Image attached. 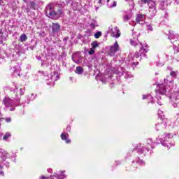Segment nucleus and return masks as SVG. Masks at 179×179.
<instances>
[{
	"label": "nucleus",
	"instance_id": "a19ab883",
	"mask_svg": "<svg viewBox=\"0 0 179 179\" xmlns=\"http://www.w3.org/2000/svg\"><path fill=\"white\" fill-rule=\"evenodd\" d=\"M66 130L68 131V132L71 131V127L68 126L66 128Z\"/></svg>",
	"mask_w": 179,
	"mask_h": 179
},
{
	"label": "nucleus",
	"instance_id": "dca6fc26",
	"mask_svg": "<svg viewBox=\"0 0 179 179\" xmlns=\"http://www.w3.org/2000/svg\"><path fill=\"white\" fill-rule=\"evenodd\" d=\"M178 34H174V31H169V40H176V41H177V40H178Z\"/></svg>",
	"mask_w": 179,
	"mask_h": 179
},
{
	"label": "nucleus",
	"instance_id": "423d86ee",
	"mask_svg": "<svg viewBox=\"0 0 179 179\" xmlns=\"http://www.w3.org/2000/svg\"><path fill=\"white\" fill-rule=\"evenodd\" d=\"M149 51V46L146 43L144 45L141 44V48L138 52H136L134 55V59L135 58H139V57H146V53Z\"/></svg>",
	"mask_w": 179,
	"mask_h": 179
},
{
	"label": "nucleus",
	"instance_id": "7ed1b4c3",
	"mask_svg": "<svg viewBox=\"0 0 179 179\" xmlns=\"http://www.w3.org/2000/svg\"><path fill=\"white\" fill-rule=\"evenodd\" d=\"M157 141H160L162 146H165L168 148V149H170V148L173 146V143L171 142V134H160L157 138Z\"/></svg>",
	"mask_w": 179,
	"mask_h": 179
},
{
	"label": "nucleus",
	"instance_id": "c9c22d12",
	"mask_svg": "<svg viewBox=\"0 0 179 179\" xmlns=\"http://www.w3.org/2000/svg\"><path fill=\"white\" fill-rule=\"evenodd\" d=\"M147 29H148V30H149L150 31H153V28L151 27V25H148V26H147Z\"/></svg>",
	"mask_w": 179,
	"mask_h": 179
},
{
	"label": "nucleus",
	"instance_id": "f8f14e48",
	"mask_svg": "<svg viewBox=\"0 0 179 179\" xmlns=\"http://www.w3.org/2000/svg\"><path fill=\"white\" fill-rule=\"evenodd\" d=\"M152 148V145H150L147 148H144L142 144H140L139 145L137 146L136 150L137 152H141V153H145V152H149L150 150V148Z\"/></svg>",
	"mask_w": 179,
	"mask_h": 179
},
{
	"label": "nucleus",
	"instance_id": "864d4df0",
	"mask_svg": "<svg viewBox=\"0 0 179 179\" xmlns=\"http://www.w3.org/2000/svg\"><path fill=\"white\" fill-rule=\"evenodd\" d=\"M125 1H126V2H128L129 0H125Z\"/></svg>",
	"mask_w": 179,
	"mask_h": 179
},
{
	"label": "nucleus",
	"instance_id": "c85d7f7f",
	"mask_svg": "<svg viewBox=\"0 0 179 179\" xmlns=\"http://www.w3.org/2000/svg\"><path fill=\"white\" fill-rule=\"evenodd\" d=\"M75 57H76V55L72 56V59H73V62H75L76 64H79L80 62V60H79V59L76 60V58Z\"/></svg>",
	"mask_w": 179,
	"mask_h": 179
},
{
	"label": "nucleus",
	"instance_id": "5fc2aeb1",
	"mask_svg": "<svg viewBox=\"0 0 179 179\" xmlns=\"http://www.w3.org/2000/svg\"><path fill=\"white\" fill-rule=\"evenodd\" d=\"M164 82H165V83H166V80H164Z\"/></svg>",
	"mask_w": 179,
	"mask_h": 179
},
{
	"label": "nucleus",
	"instance_id": "b1692460",
	"mask_svg": "<svg viewBox=\"0 0 179 179\" xmlns=\"http://www.w3.org/2000/svg\"><path fill=\"white\" fill-rule=\"evenodd\" d=\"M26 40H27V36H26V34H22L20 36V41H21V43H24V41H26Z\"/></svg>",
	"mask_w": 179,
	"mask_h": 179
},
{
	"label": "nucleus",
	"instance_id": "f03ea898",
	"mask_svg": "<svg viewBox=\"0 0 179 179\" xmlns=\"http://www.w3.org/2000/svg\"><path fill=\"white\" fill-rule=\"evenodd\" d=\"M20 102V98L15 99V101L9 96H5L3 99V104L6 110L15 111V106H17V103Z\"/></svg>",
	"mask_w": 179,
	"mask_h": 179
},
{
	"label": "nucleus",
	"instance_id": "bb28decb",
	"mask_svg": "<svg viewBox=\"0 0 179 179\" xmlns=\"http://www.w3.org/2000/svg\"><path fill=\"white\" fill-rule=\"evenodd\" d=\"M123 20L124 22H128V20H131V16L128 15L123 16Z\"/></svg>",
	"mask_w": 179,
	"mask_h": 179
},
{
	"label": "nucleus",
	"instance_id": "5701e85b",
	"mask_svg": "<svg viewBox=\"0 0 179 179\" xmlns=\"http://www.w3.org/2000/svg\"><path fill=\"white\" fill-rule=\"evenodd\" d=\"M76 73H78V75H82V73H83V68L77 66L76 69Z\"/></svg>",
	"mask_w": 179,
	"mask_h": 179
},
{
	"label": "nucleus",
	"instance_id": "3c124183",
	"mask_svg": "<svg viewBox=\"0 0 179 179\" xmlns=\"http://www.w3.org/2000/svg\"><path fill=\"white\" fill-rule=\"evenodd\" d=\"M157 99H158V100H159V99H160V96H158Z\"/></svg>",
	"mask_w": 179,
	"mask_h": 179
},
{
	"label": "nucleus",
	"instance_id": "cd10ccee",
	"mask_svg": "<svg viewBox=\"0 0 179 179\" xmlns=\"http://www.w3.org/2000/svg\"><path fill=\"white\" fill-rule=\"evenodd\" d=\"M177 73H178V71H171L170 75L173 78H177Z\"/></svg>",
	"mask_w": 179,
	"mask_h": 179
},
{
	"label": "nucleus",
	"instance_id": "f257e3e1",
	"mask_svg": "<svg viewBox=\"0 0 179 179\" xmlns=\"http://www.w3.org/2000/svg\"><path fill=\"white\" fill-rule=\"evenodd\" d=\"M45 12L46 16L50 17L51 19H58V17L62 15V10H58L57 11H55L54 4L48 5Z\"/></svg>",
	"mask_w": 179,
	"mask_h": 179
},
{
	"label": "nucleus",
	"instance_id": "6e6d98bb",
	"mask_svg": "<svg viewBox=\"0 0 179 179\" xmlns=\"http://www.w3.org/2000/svg\"><path fill=\"white\" fill-rule=\"evenodd\" d=\"M0 118H1V113H0Z\"/></svg>",
	"mask_w": 179,
	"mask_h": 179
},
{
	"label": "nucleus",
	"instance_id": "e433bc0d",
	"mask_svg": "<svg viewBox=\"0 0 179 179\" xmlns=\"http://www.w3.org/2000/svg\"><path fill=\"white\" fill-rule=\"evenodd\" d=\"M31 98H30L31 100H34V99H36V96H34V94H31Z\"/></svg>",
	"mask_w": 179,
	"mask_h": 179
},
{
	"label": "nucleus",
	"instance_id": "ea45409f",
	"mask_svg": "<svg viewBox=\"0 0 179 179\" xmlns=\"http://www.w3.org/2000/svg\"><path fill=\"white\" fill-rule=\"evenodd\" d=\"M12 120L10 118L6 119V122H10Z\"/></svg>",
	"mask_w": 179,
	"mask_h": 179
},
{
	"label": "nucleus",
	"instance_id": "49530a36",
	"mask_svg": "<svg viewBox=\"0 0 179 179\" xmlns=\"http://www.w3.org/2000/svg\"><path fill=\"white\" fill-rule=\"evenodd\" d=\"M17 73V71L16 70H15L14 74H15V73ZM17 75L19 76V73H17Z\"/></svg>",
	"mask_w": 179,
	"mask_h": 179
},
{
	"label": "nucleus",
	"instance_id": "c756f323",
	"mask_svg": "<svg viewBox=\"0 0 179 179\" xmlns=\"http://www.w3.org/2000/svg\"><path fill=\"white\" fill-rule=\"evenodd\" d=\"M10 133H6V134L3 137V141H6V139H8V138H10Z\"/></svg>",
	"mask_w": 179,
	"mask_h": 179
},
{
	"label": "nucleus",
	"instance_id": "1a4fd4ad",
	"mask_svg": "<svg viewBox=\"0 0 179 179\" xmlns=\"http://www.w3.org/2000/svg\"><path fill=\"white\" fill-rule=\"evenodd\" d=\"M120 50V45H118V42L115 41V43L110 46V50L109 51V55L113 57V55H115L117 51Z\"/></svg>",
	"mask_w": 179,
	"mask_h": 179
},
{
	"label": "nucleus",
	"instance_id": "f3484780",
	"mask_svg": "<svg viewBox=\"0 0 179 179\" xmlns=\"http://www.w3.org/2000/svg\"><path fill=\"white\" fill-rule=\"evenodd\" d=\"M0 157L3 162L8 159V152L4 151L3 150H0Z\"/></svg>",
	"mask_w": 179,
	"mask_h": 179
},
{
	"label": "nucleus",
	"instance_id": "4468645a",
	"mask_svg": "<svg viewBox=\"0 0 179 179\" xmlns=\"http://www.w3.org/2000/svg\"><path fill=\"white\" fill-rule=\"evenodd\" d=\"M61 30V25L58 23H53L52 25V33H59Z\"/></svg>",
	"mask_w": 179,
	"mask_h": 179
},
{
	"label": "nucleus",
	"instance_id": "9b49d317",
	"mask_svg": "<svg viewBox=\"0 0 179 179\" xmlns=\"http://www.w3.org/2000/svg\"><path fill=\"white\" fill-rule=\"evenodd\" d=\"M109 33L111 34V37H115V38H118V37L121 36L120 29H118V27H115L114 29L113 28H109Z\"/></svg>",
	"mask_w": 179,
	"mask_h": 179
},
{
	"label": "nucleus",
	"instance_id": "412c9836",
	"mask_svg": "<svg viewBox=\"0 0 179 179\" xmlns=\"http://www.w3.org/2000/svg\"><path fill=\"white\" fill-rule=\"evenodd\" d=\"M107 2V5L108 6V8H115V6H117V1H113V3H109L110 2V0H107L106 1Z\"/></svg>",
	"mask_w": 179,
	"mask_h": 179
},
{
	"label": "nucleus",
	"instance_id": "6ab92c4d",
	"mask_svg": "<svg viewBox=\"0 0 179 179\" xmlns=\"http://www.w3.org/2000/svg\"><path fill=\"white\" fill-rule=\"evenodd\" d=\"M138 43H139V41H138V36H136V37L134 39L130 40V44L131 45H134V47L138 45Z\"/></svg>",
	"mask_w": 179,
	"mask_h": 179
},
{
	"label": "nucleus",
	"instance_id": "9d476101",
	"mask_svg": "<svg viewBox=\"0 0 179 179\" xmlns=\"http://www.w3.org/2000/svg\"><path fill=\"white\" fill-rule=\"evenodd\" d=\"M170 99H171L173 107H177L178 104H179V92H175L170 96Z\"/></svg>",
	"mask_w": 179,
	"mask_h": 179
},
{
	"label": "nucleus",
	"instance_id": "603ef678",
	"mask_svg": "<svg viewBox=\"0 0 179 179\" xmlns=\"http://www.w3.org/2000/svg\"><path fill=\"white\" fill-rule=\"evenodd\" d=\"M51 171V169H48V171Z\"/></svg>",
	"mask_w": 179,
	"mask_h": 179
},
{
	"label": "nucleus",
	"instance_id": "2eb2a0df",
	"mask_svg": "<svg viewBox=\"0 0 179 179\" xmlns=\"http://www.w3.org/2000/svg\"><path fill=\"white\" fill-rule=\"evenodd\" d=\"M69 138V135L68 134L62 133L61 134V139H62V141H65L66 143H71V140Z\"/></svg>",
	"mask_w": 179,
	"mask_h": 179
},
{
	"label": "nucleus",
	"instance_id": "a878e982",
	"mask_svg": "<svg viewBox=\"0 0 179 179\" xmlns=\"http://www.w3.org/2000/svg\"><path fill=\"white\" fill-rule=\"evenodd\" d=\"M91 45H92V48H94V50H96V48L99 47V43L96 41H94L91 43Z\"/></svg>",
	"mask_w": 179,
	"mask_h": 179
},
{
	"label": "nucleus",
	"instance_id": "2f4dec72",
	"mask_svg": "<svg viewBox=\"0 0 179 179\" xmlns=\"http://www.w3.org/2000/svg\"><path fill=\"white\" fill-rule=\"evenodd\" d=\"M145 99H152V95H143V100H145Z\"/></svg>",
	"mask_w": 179,
	"mask_h": 179
},
{
	"label": "nucleus",
	"instance_id": "473e14b6",
	"mask_svg": "<svg viewBox=\"0 0 179 179\" xmlns=\"http://www.w3.org/2000/svg\"><path fill=\"white\" fill-rule=\"evenodd\" d=\"M94 51H96V49L92 48L90 49V50L89 51V55H93V54L94 53Z\"/></svg>",
	"mask_w": 179,
	"mask_h": 179
},
{
	"label": "nucleus",
	"instance_id": "58836bf2",
	"mask_svg": "<svg viewBox=\"0 0 179 179\" xmlns=\"http://www.w3.org/2000/svg\"><path fill=\"white\" fill-rule=\"evenodd\" d=\"M0 176H2L3 177V176H5L3 171H0Z\"/></svg>",
	"mask_w": 179,
	"mask_h": 179
},
{
	"label": "nucleus",
	"instance_id": "0eeeda50",
	"mask_svg": "<svg viewBox=\"0 0 179 179\" xmlns=\"http://www.w3.org/2000/svg\"><path fill=\"white\" fill-rule=\"evenodd\" d=\"M171 89H173V86L165 85L164 84H161L157 90V94H167V93L171 92Z\"/></svg>",
	"mask_w": 179,
	"mask_h": 179
},
{
	"label": "nucleus",
	"instance_id": "4c0bfd02",
	"mask_svg": "<svg viewBox=\"0 0 179 179\" xmlns=\"http://www.w3.org/2000/svg\"><path fill=\"white\" fill-rule=\"evenodd\" d=\"M3 169V166L2 165V162H0V170Z\"/></svg>",
	"mask_w": 179,
	"mask_h": 179
},
{
	"label": "nucleus",
	"instance_id": "37998d69",
	"mask_svg": "<svg viewBox=\"0 0 179 179\" xmlns=\"http://www.w3.org/2000/svg\"><path fill=\"white\" fill-rule=\"evenodd\" d=\"M6 166H7V168L8 169V167H9V162H6Z\"/></svg>",
	"mask_w": 179,
	"mask_h": 179
},
{
	"label": "nucleus",
	"instance_id": "7c9ffc66",
	"mask_svg": "<svg viewBox=\"0 0 179 179\" xmlns=\"http://www.w3.org/2000/svg\"><path fill=\"white\" fill-rule=\"evenodd\" d=\"M94 37H95V38H99L100 37H101V32L98 31V32L95 33Z\"/></svg>",
	"mask_w": 179,
	"mask_h": 179
},
{
	"label": "nucleus",
	"instance_id": "aec40b11",
	"mask_svg": "<svg viewBox=\"0 0 179 179\" xmlns=\"http://www.w3.org/2000/svg\"><path fill=\"white\" fill-rule=\"evenodd\" d=\"M97 26H99V24H97V21H96V20H92L90 23L91 29H94Z\"/></svg>",
	"mask_w": 179,
	"mask_h": 179
},
{
	"label": "nucleus",
	"instance_id": "f704fd0d",
	"mask_svg": "<svg viewBox=\"0 0 179 179\" xmlns=\"http://www.w3.org/2000/svg\"><path fill=\"white\" fill-rule=\"evenodd\" d=\"M23 94H24V90L20 88V96H23Z\"/></svg>",
	"mask_w": 179,
	"mask_h": 179
},
{
	"label": "nucleus",
	"instance_id": "6e6552de",
	"mask_svg": "<svg viewBox=\"0 0 179 179\" xmlns=\"http://www.w3.org/2000/svg\"><path fill=\"white\" fill-rule=\"evenodd\" d=\"M64 171L59 172V173H55L54 176L50 178L42 176L41 179H64L66 177V174H64Z\"/></svg>",
	"mask_w": 179,
	"mask_h": 179
},
{
	"label": "nucleus",
	"instance_id": "ddd939ff",
	"mask_svg": "<svg viewBox=\"0 0 179 179\" xmlns=\"http://www.w3.org/2000/svg\"><path fill=\"white\" fill-rule=\"evenodd\" d=\"M145 19H146V15L138 14L136 20L139 24H143V23H145Z\"/></svg>",
	"mask_w": 179,
	"mask_h": 179
},
{
	"label": "nucleus",
	"instance_id": "a211bd4d",
	"mask_svg": "<svg viewBox=\"0 0 179 179\" xmlns=\"http://www.w3.org/2000/svg\"><path fill=\"white\" fill-rule=\"evenodd\" d=\"M58 79H59V75L57 73V71H54L51 73V80L56 82V80H58Z\"/></svg>",
	"mask_w": 179,
	"mask_h": 179
},
{
	"label": "nucleus",
	"instance_id": "39448f33",
	"mask_svg": "<svg viewBox=\"0 0 179 179\" xmlns=\"http://www.w3.org/2000/svg\"><path fill=\"white\" fill-rule=\"evenodd\" d=\"M143 3H148V8L150 9V19L154 17L157 13L156 6L157 5V1L153 0H141Z\"/></svg>",
	"mask_w": 179,
	"mask_h": 179
},
{
	"label": "nucleus",
	"instance_id": "393cba45",
	"mask_svg": "<svg viewBox=\"0 0 179 179\" xmlns=\"http://www.w3.org/2000/svg\"><path fill=\"white\" fill-rule=\"evenodd\" d=\"M136 162L140 166H145V162L139 158L136 159Z\"/></svg>",
	"mask_w": 179,
	"mask_h": 179
},
{
	"label": "nucleus",
	"instance_id": "c03bdc74",
	"mask_svg": "<svg viewBox=\"0 0 179 179\" xmlns=\"http://www.w3.org/2000/svg\"><path fill=\"white\" fill-rule=\"evenodd\" d=\"M174 1H175V2H176L177 5H178L179 1L178 0H174Z\"/></svg>",
	"mask_w": 179,
	"mask_h": 179
},
{
	"label": "nucleus",
	"instance_id": "4be33fe9",
	"mask_svg": "<svg viewBox=\"0 0 179 179\" xmlns=\"http://www.w3.org/2000/svg\"><path fill=\"white\" fill-rule=\"evenodd\" d=\"M157 3H159V9H166V6H164V0H158Z\"/></svg>",
	"mask_w": 179,
	"mask_h": 179
},
{
	"label": "nucleus",
	"instance_id": "a18cd8bd",
	"mask_svg": "<svg viewBox=\"0 0 179 179\" xmlns=\"http://www.w3.org/2000/svg\"><path fill=\"white\" fill-rule=\"evenodd\" d=\"M157 66H163V64L158 63V64H157Z\"/></svg>",
	"mask_w": 179,
	"mask_h": 179
},
{
	"label": "nucleus",
	"instance_id": "8fccbe9b",
	"mask_svg": "<svg viewBox=\"0 0 179 179\" xmlns=\"http://www.w3.org/2000/svg\"><path fill=\"white\" fill-rule=\"evenodd\" d=\"M0 44H2V40L0 39Z\"/></svg>",
	"mask_w": 179,
	"mask_h": 179
},
{
	"label": "nucleus",
	"instance_id": "72a5a7b5",
	"mask_svg": "<svg viewBox=\"0 0 179 179\" xmlns=\"http://www.w3.org/2000/svg\"><path fill=\"white\" fill-rule=\"evenodd\" d=\"M15 92H16L17 94H20V88L19 89V87H17V86H15Z\"/></svg>",
	"mask_w": 179,
	"mask_h": 179
},
{
	"label": "nucleus",
	"instance_id": "09e8293b",
	"mask_svg": "<svg viewBox=\"0 0 179 179\" xmlns=\"http://www.w3.org/2000/svg\"><path fill=\"white\" fill-rule=\"evenodd\" d=\"M170 85H173V81H169Z\"/></svg>",
	"mask_w": 179,
	"mask_h": 179
},
{
	"label": "nucleus",
	"instance_id": "20e7f679",
	"mask_svg": "<svg viewBox=\"0 0 179 179\" xmlns=\"http://www.w3.org/2000/svg\"><path fill=\"white\" fill-rule=\"evenodd\" d=\"M163 111L161 110H158V123L156 124V130L157 131H162V129H164L166 127H167V119L164 118L163 115Z\"/></svg>",
	"mask_w": 179,
	"mask_h": 179
},
{
	"label": "nucleus",
	"instance_id": "de8ad7c7",
	"mask_svg": "<svg viewBox=\"0 0 179 179\" xmlns=\"http://www.w3.org/2000/svg\"><path fill=\"white\" fill-rule=\"evenodd\" d=\"M157 103L159 104V106H162V102H160V101H158Z\"/></svg>",
	"mask_w": 179,
	"mask_h": 179
},
{
	"label": "nucleus",
	"instance_id": "79ce46f5",
	"mask_svg": "<svg viewBox=\"0 0 179 179\" xmlns=\"http://www.w3.org/2000/svg\"><path fill=\"white\" fill-rule=\"evenodd\" d=\"M0 6H3V0H0Z\"/></svg>",
	"mask_w": 179,
	"mask_h": 179
}]
</instances>
